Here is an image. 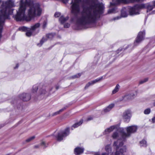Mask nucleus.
<instances>
[{
	"label": "nucleus",
	"instance_id": "nucleus-19",
	"mask_svg": "<svg viewBox=\"0 0 155 155\" xmlns=\"http://www.w3.org/2000/svg\"><path fill=\"white\" fill-rule=\"evenodd\" d=\"M83 120L81 119L79 122L76 123L74 124L71 127V129L72 130L73 129V127H74V128H76L80 126L83 123Z\"/></svg>",
	"mask_w": 155,
	"mask_h": 155
},
{
	"label": "nucleus",
	"instance_id": "nucleus-15",
	"mask_svg": "<svg viewBox=\"0 0 155 155\" xmlns=\"http://www.w3.org/2000/svg\"><path fill=\"white\" fill-rule=\"evenodd\" d=\"M135 7L139 12L140 10L145 8V5L144 4H137L135 5Z\"/></svg>",
	"mask_w": 155,
	"mask_h": 155
},
{
	"label": "nucleus",
	"instance_id": "nucleus-44",
	"mask_svg": "<svg viewBox=\"0 0 155 155\" xmlns=\"http://www.w3.org/2000/svg\"><path fill=\"white\" fill-rule=\"evenodd\" d=\"M41 145H42V146H45V142L44 141H43L41 143Z\"/></svg>",
	"mask_w": 155,
	"mask_h": 155
},
{
	"label": "nucleus",
	"instance_id": "nucleus-60",
	"mask_svg": "<svg viewBox=\"0 0 155 155\" xmlns=\"http://www.w3.org/2000/svg\"><path fill=\"white\" fill-rule=\"evenodd\" d=\"M51 89H50V90H49V91H51Z\"/></svg>",
	"mask_w": 155,
	"mask_h": 155
},
{
	"label": "nucleus",
	"instance_id": "nucleus-23",
	"mask_svg": "<svg viewBox=\"0 0 155 155\" xmlns=\"http://www.w3.org/2000/svg\"><path fill=\"white\" fill-rule=\"evenodd\" d=\"M40 26V24L39 23H37L31 27V29L32 30H34L37 28H39Z\"/></svg>",
	"mask_w": 155,
	"mask_h": 155
},
{
	"label": "nucleus",
	"instance_id": "nucleus-47",
	"mask_svg": "<svg viewBox=\"0 0 155 155\" xmlns=\"http://www.w3.org/2000/svg\"><path fill=\"white\" fill-rule=\"evenodd\" d=\"M114 8L111 9L109 10V12H110V13L113 12H114Z\"/></svg>",
	"mask_w": 155,
	"mask_h": 155
},
{
	"label": "nucleus",
	"instance_id": "nucleus-17",
	"mask_svg": "<svg viewBox=\"0 0 155 155\" xmlns=\"http://www.w3.org/2000/svg\"><path fill=\"white\" fill-rule=\"evenodd\" d=\"M114 104H111L109 105L107 107L104 109L103 110L104 112L106 113L109 111L114 107Z\"/></svg>",
	"mask_w": 155,
	"mask_h": 155
},
{
	"label": "nucleus",
	"instance_id": "nucleus-61",
	"mask_svg": "<svg viewBox=\"0 0 155 155\" xmlns=\"http://www.w3.org/2000/svg\"><path fill=\"white\" fill-rule=\"evenodd\" d=\"M88 0H86V1L87 2Z\"/></svg>",
	"mask_w": 155,
	"mask_h": 155
},
{
	"label": "nucleus",
	"instance_id": "nucleus-54",
	"mask_svg": "<svg viewBox=\"0 0 155 155\" xmlns=\"http://www.w3.org/2000/svg\"><path fill=\"white\" fill-rule=\"evenodd\" d=\"M59 88V86H55V88L57 90Z\"/></svg>",
	"mask_w": 155,
	"mask_h": 155
},
{
	"label": "nucleus",
	"instance_id": "nucleus-34",
	"mask_svg": "<svg viewBox=\"0 0 155 155\" xmlns=\"http://www.w3.org/2000/svg\"><path fill=\"white\" fill-rule=\"evenodd\" d=\"M65 109V107L63 108L62 109L60 110L59 111L56 112L54 113L53 115H55L57 114H59L60 112L63 111Z\"/></svg>",
	"mask_w": 155,
	"mask_h": 155
},
{
	"label": "nucleus",
	"instance_id": "nucleus-45",
	"mask_svg": "<svg viewBox=\"0 0 155 155\" xmlns=\"http://www.w3.org/2000/svg\"><path fill=\"white\" fill-rule=\"evenodd\" d=\"M109 154L107 153H103L101 154V155H109Z\"/></svg>",
	"mask_w": 155,
	"mask_h": 155
},
{
	"label": "nucleus",
	"instance_id": "nucleus-35",
	"mask_svg": "<svg viewBox=\"0 0 155 155\" xmlns=\"http://www.w3.org/2000/svg\"><path fill=\"white\" fill-rule=\"evenodd\" d=\"M26 31L27 32L26 33V35L27 36L30 37L31 35L32 34V32L31 31H28H28Z\"/></svg>",
	"mask_w": 155,
	"mask_h": 155
},
{
	"label": "nucleus",
	"instance_id": "nucleus-43",
	"mask_svg": "<svg viewBox=\"0 0 155 155\" xmlns=\"http://www.w3.org/2000/svg\"><path fill=\"white\" fill-rule=\"evenodd\" d=\"M123 144H124V143H123V142H120L118 145L119 147H120L122 146H123Z\"/></svg>",
	"mask_w": 155,
	"mask_h": 155
},
{
	"label": "nucleus",
	"instance_id": "nucleus-29",
	"mask_svg": "<svg viewBox=\"0 0 155 155\" xmlns=\"http://www.w3.org/2000/svg\"><path fill=\"white\" fill-rule=\"evenodd\" d=\"M118 136V134L117 132H114L112 136V137L113 139H116Z\"/></svg>",
	"mask_w": 155,
	"mask_h": 155
},
{
	"label": "nucleus",
	"instance_id": "nucleus-49",
	"mask_svg": "<svg viewBox=\"0 0 155 155\" xmlns=\"http://www.w3.org/2000/svg\"><path fill=\"white\" fill-rule=\"evenodd\" d=\"M152 121L153 123L155 122V116L152 119Z\"/></svg>",
	"mask_w": 155,
	"mask_h": 155
},
{
	"label": "nucleus",
	"instance_id": "nucleus-4",
	"mask_svg": "<svg viewBox=\"0 0 155 155\" xmlns=\"http://www.w3.org/2000/svg\"><path fill=\"white\" fill-rule=\"evenodd\" d=\"M81 2V0H74V2L72 0L71 3V12L72 14L77 15L80 11L79 3Z\"/></svg>",
	"mask_w": 155,
	"mask_h": 155
},
{
	"label": "nucleus",
	"instance_id": "nucleus-21",
	"mask_svg": "<svg viewBox=\"0 0 155 155\" xmlns=\"http://www.w3.org/2000/svg\"><path fill=\"white\" fill-rule=\"evenodd\" d=\"M120 132L121 133L122 138L124 139V140L125 139L126 137L130 136L128 134V133H126L123 131H121Z\"/></svg>",
	"mask_w": 155,
	"mask_h": 155
},
{
	"label": "nucleus",
	"instance_id": "nucleus-57",
	"mask_svg": "<svg viewBox=\"0 0 155 155\" xmlns=\"http://www.w3.org/2000/svg\"><path fill=\"white\" fill-rule=\"evenodd\" d=\"M153 105L154 106H155V101L153 103Z\"/></svg>",
	"mask_w": 155,
	"mask_h": 155
},
{
	"label": "nucleus",
	"instance_id": "nucleus-53",
	"mask_svg": "<svg viewBox=\"0 0 155 155\" xmlns=\"http://www.w3.org/2000/svg\"><path fill=\"white\" fill-rule=\"evenodd\" d=\"M94 155H101L98 152H96V153Z\"/></svg>",
	"mask_w": 155,
	"mask_h": 155
},
{
	"label": "nucleus",
	"instance_id": "nucleus-7",
	"mask_svg": "<svg viewBox=\"0 0 155 155\" xmlns=\"http://www.w3.org/2000/svg\"><path fill=\"white\" fill-rule=\"evenodd\" d=\"M145 31L144 30L139 32L134 43V46H138L145 39Z\"/></svg>",
	"mask_w": 155,
	"mask_h": 155
},
{
	"label": "nucleus",
	"instance_id": "nucleus-48",
	"mask_svg": "<svg viewBox=\"0 0 155 155\" xmlns=\"http://www.w3.org/2000/svg\"><path fill=\"white\" fill-rule=\"evenodd\" d=\"M18 66H19L18 64H16L15 67H14V68L15 69L18 68Z\"/></svg>",
	"mask_w": 155,
	"mask_h": 155
},
{
	"label": "nucleus",
	"instance_id": "nucleus-25",
	"mask_svg": "<svg viewBox=\"0 0 155 155\" xmlns=\"http://www.w3.org/2000/svg\"><path fill=\"white\" fill-rule=\"evenodd\" d=\"M54 34L53 33H50L47 34L46 36L48 39H52L54 37Z\"/></svg>",
	"mask_w": 155,
	"mask_h": 155
},
{
	"label": "nucleus",
	"instance_id": "nucleus-18",
	"mask_svg": "<svg viewBox=\"0 0 155 155\" xmlns=\"http://www.w3.org/2000/svg\"><path fill=\"white\" fill-rule=\"evenodd\" d=\"M68 18L69 17L68 16H67L66 17H64L62 15L60 17L59 21L61 24H63L68 20Z\"/></svg>",
	"mask_w": 155,
	"mask_h": 155
},
{
	"label": "nucleus",
	"instance_id": "nucleus-22",
	"mask_svg": "<svg viewBox=\"0 0 155 155\" xmlns=\"http://www.w3.org/2000/svg\"><path fill=\"white\" fill-rule=\"evenodd\" d=\"M47 40V39L43 37L40 41V43L37 44V45L41 47L43 44Z\"/></svg>",
	"mask_w": 155,
	"mask_h": 155
},
{
	"label": "nucleus",
	"instance_id": "nucleus-27",
	"mask_svg": "<svg viewBox=\"0 0 155 155\" xmlns=\"http://www.w3.org/2000/svg\"><path fill=\"white\" fill-rule=\"evenodd\" d=\"M119 87L120 86L118 84H117L114 89L112 93L113 94H114L117 92L119 90Z\"/></svg>",
	"mask_w": 155,
	"mask_h": 155
},
{
	"label": "nucleus",
	"instance_id": "nucleus-6",
	"mask_svg": "<svg viewBox=\"0 0 155 155\" xmlns=\"http://www.w3.org/2000/svg\"><path fill=\"white\" fill-rule=\"evenodd\" d=\"M70 134V128L67 127L64 131L58 132L57 135L54 136L56 140L58 141H61L63 139L64 137L68 136Z\"/></svg>",
	"mask_w": 155,
	"mask_h": 155
},
{
	"label": "nucleus",
	"instance_id": "nucleus-5",
	"mask_svg": "<svg viewBox=\"0 0 155 155\" xmlns=\"http://www.w3.org/2000/svg\"><path fill=\"white\" fill-rule=\"evenodd\" d=\"M118 143L117 141L114 142L113 146L116 147V151L115 152H112L110 155H125L124 153L127 151L126 147L124 146L119 149V146Z\"/></svg>",
	"mask_w": 155,
	"mask_h": 155
},
{
	"label": "nucleus",
	"instance_id": "nucleus-41",
	"mask_svg": "<svg viewBox=\"0 0 155 155\" xmlns=\"http://www.w3.org/2000/svg\"><path fill=\"white\" fill-rule=\"evenodd\" d=\"M93 117L91 116H89V117L87 118V121H88L91 120H92L93 119Z\"/></svg>",
	"mask_w": 155,
	"mask_h": 155
},
{
	"label": "nucleus",
	"instance_id": "nucleus-46",
	"mask_svg": "<svg viewBox=\"0 0 155 155\" xmlns=\"http://www.w3.org/2000/svg\"><path fill=\"white\" fill-rule=\"evenodd\" d=\"M62 2H63L64 3H66L68 1V0H61Z\"/></svg>",
	"mask_w": 155,
	"mask_h": 155
},
{
	"label": "nucleus",
	"instance_id": "nucleus-24",
	"mask_svg": "<svg viewBox=\"0 0 155 155\" xmlns=\"http://www.w3.org/2000/svg\"><path fill=\"white\" fill-rule=\"evenodd\" d=\"M153 5H148L147 6L145 7V8L147 9V12H150L152 10L153 8Z\"/></svg>",
	"mask_w": 155,
	"mask_h": 155
},
{
	"label": "nucleus",
	"instance_id": "nucleus-37",
	"mask_svg": "<svg viewBox=\"0 0 155 155\" xmlns=\"http://www.w3.org/2000/svg\"><path fill=\"white\" fill-rule=\"evenodd\" d=\"M60 13L59 12H57L55 13L54 15V16L56 18H58L60 16Z\"/></svg>",
	"mask_w": 155,
	"mask_h": 155
},
{
	"label": "nucleus",
	"instance_id": "nucleus-26",
	"mask_svg": "<svg viewBox=\"0 0 155 155\" xmlns=\"http://www.w3.org/2000/svg\"><path fill=\"white\" fill-rule=\"evenodd\" d=\"M28 28L25 26H22L19 28L18 29L19 31H28Z\"/></svg>",
	"mask_w": 155,
	"mask_h": 155
},
{
	"label": "nucleus",
	"instance_id": "nucleus-13",
	"mask_svg": "<svg viewBox=\"0 0 155 155\" xmlns=\"http://www.w3.org/2000/svg\"><path fill=\"white\" fill-rule=\"evenodd\" d=\"M84 151V150L83 148L78 147L74 149V152L76 155H79L83 153Z\"/></svg>",
	"mask_w": 155,
	"mask_h": 155
},
{
	"label": "nucleus",
	"instance_id": "nucleus-2",
	"mask_svg": "<svg viewBox=\"0 0 155 155\" xmlns=\"http://www.w3.org/2000/svg\"><path fill=\"white\" fill-rule=\"evenodd\" d=\"M93 5L84 9L81 16L78 19L79 23L82 25L89 24L95 23L97 20V12L102 14L103 12V7L99 3L91 1Z\"/></svg>",
	"mask_w": 155,
	"mask_h": 155
},
{
	"label": "nucleus",
	"instance_id": "nucleus-8",
	"mask_svg": "<svg viewBox=\"0 0 155 155\" xmlns=\"http://www.w3.org/2000/svg\"><path fill=\"white\" fill-rule=\"evenodd\" d=\"M131 116V111L129 109L125 110L122 115L123 120L126 123H128L130 121Z\"/></svg>",
	"mask_w": 155,
	"mask_h": 155
},
{
	"label": "nucleus",
	"instance_id": "nucleus-38",
	"mask_svg": "<svg viewBox=\"0 0 155 155\" xmlns=\"http://www.w3.org/2000/svg\"><path fill=\"white\" fill-rule=\"evenodd\" d=\"M116 1L119 3H125L126 2L125 0H116Z\"/></svg>",
	"mask_w": 155,
	"mask_h": 155
},
{
	"label": "nucleus",
	"instance_id": "nucleus-31",
	"mask_svg": "<svg viewBox=\"0 0 155 155\" xmlns=\"http://www.w3.org/2000/svg\"><path fill=\"white\" fill-rule=\"evenodd\" d=\"M121 14L122 16L124 17H126L127 16V15L126 12L123 10L121 11Z\"/></svg>",
	"mask_w": 155,
	"mask_h": 155
},
{
	"label": "nucleus",
	"instance_id": "nucleus-30",
	"mask_svg": "<svg viewBox=\"0 0 155 155\" xmlns=\"http://www.w3.org/2000/svg\"><path fill=\"white\" fill-rule=\"evenodd\" d=\"M140 143L142 146L145 147L147 146V142L145 140L143 139L140 141Z\"/></svg>",
	"mask_w": 155,
	"mask_h": 155
},
{
	"label": "nucleus",
	"instance_id": "nucleus-16",
	"mask_svg": "<svg viewBox=\"0 0 155 155\" xmlns=\"http://www.w3.org/2000/svg\"><path fill=\"white\" fill-rule=\"evenodd\" d=\"M116 127V126L113 125L110 126L109 128L106 129L104 131L105 134H107L112 131Z\"/></svg>",
	"mask_w": 155,
	"mask_h": 155
},
{
	"label": "nucleus",
	"instance_id": "nucleus-12",
	"mask_svg": "<svg viewBox=\"0 0 155 155\" xmlns=\"http://www.w3.org/2000/svg\"><path fill=\"white\" fill-rule=\"evenodd\" d=\"M103 79V77L98 78L96 79L91 81V82L88 83L84 87V89H87L90 85H93L96 82H98L101 81Z\"/></svg>",
	"mask_w": 155,
	"mask_h": 155
},
{
	"label": "nucleus",
	"instance_id": "nucleus-14",
	"mask_svg": "<svg viewBox=\"0 0 155 155\" xmlns=\"http://www.w3.org/2000/svg\"><path fill=\"white\" fill-rule=\"evenodd\" d=\"M39 87L40 88L39 91L40 92V94H45L46 93L45 85L40 84L39 85Z\"/></svg>",
	"mask_w": 155,
	"mask_h": 155
},
{
	"label": "nucleus",
	"instance_id": "nucleus-58",
	"mask_svg": "<svg viewBox=\"0 0 155 155\" xmlns=\"http://www.w3.org/2000/svg\"><path fill=\"white\" fill-rule=\"evenodd\" d=\"M45 88L47 89L46 90H48V89H47L46 88V84H45Z\"/></svg>",
	"mask_w": 155,
	"mask_h": 155
},
{
	"label": "nucleus",
	"instance_id": "nucleus-42",
	"mask_svg": "<svg viewBox=\"0 0 155 155\" xmlns=\"http://www.w3.org/2000/svg\"><path fill=\"white\" fill-rule=\"evenodd\" d=\"M131 2H138L141 0H129Z\"/></svg>",
	"mask_w": 155,
	"mask_h": 155
},
{
	"label": "nucleus",
	"instance_id": "nucleus-52",
	"mask_svg": "<svg viewBox=\"0 0 155 155\" xmlns=\"http://www.w3.org/2000/svg\"><path fill=\"white\" fill-rule=\"evenodd\" d=\"M152 3L153 6L155 7V0L152 2Z\"/></svg>",
	"mask_w": 155,
	"mask_h": 155
},
{
	"label": "nucleus",
	"instance_id": "nucleus-9",
	"mask_svg": "<svg viewBox=\"0 0 155 155\" xmlns=\"http://www.w3.org/2000/svg\"><path fill=\"white\" fill-rule=\"evenodd\" d=\"M19 98L24 101H28L31 99V95L29 94L24 93L19 95Z\"/></svg>",
	"mask_w": 155,
	"mask_h": 155
},
{
	"label": "nucleus",
	"instance_id": "nucleus-59",
	"mask_svg": "<svg viewBox=\"0 0 155 155\" xmlns=\"http://www.w3.org/2000/svg\"><path fill=\"white\" fill-rule=\"evenodd\" d=\"M134 95V94H133L132 95V97H133Z\"/></svg>",
	"mask_w": 155,
	"mask_h": 155
},
{
	"label": "nucleus",
	"instance_id": "nucleus-20",
	"mask_svg": "<svg viewBox=\"0 0 155 155\" xmlns=\"http://www.w3.org/2000/svg\"><path fill=\"white\" fill-rule=\"evenodd\" d=\"M105 149L107 153L109 154L110 153L112 150V148L110 144H108L105 147Z\"/></svg>",
	"mask_w": 155,
	"mask_h": 155
},
{
	"label": "nucleus",
	"instance_id": "nucleus-55",
	"mask_svg": "<svg viewBox=\"0 0 155 155\" xmlns=\"http://www.w3.org/2000/svg\"><path fill=\"white\" fill-rule=\"evenodd\" d=\"M46 23L45 24V23L44 22V25H43V27H44L45 26V25H46Z\"/></svg>",
	"mask_w": 155,
	"mask_h": 155
},
{
	"label": "nucleus",
	"instance_id": "nucleus-51",
	"mask_svg": "<svg viewBox=\"0 0 155 155\" xmlns=\"http://www.w3.org/2000/svg\"><path fill=\"white\" fill-rule=\"evenodd\" d=\"M123 48H119V49L118 50V51H121L123 50Z\"/></svg>",
	"mask_w": 155,
	"mask_h": 155
},
{
	"label": "nucleus",
	"instance_id": "nucleus-56",
	"mask_svg": "<svg viewBox=\"0 0 155 155\" xmlns=\"http://www.w3.org/2000/svg\"><path fill=\"white\" fill-rule=\"evenodd\" d=\"M35 147L36 148H38V147L37 146H35Z\"/></svg>",
	"mask_w": 155,
	"mask_h": 155
},
{
	"label": "nucleus",
	"instance_id": "nucleus-3",
	"mask_svg": "<svg viewBox=\"0 0 155 155\" xmlns=\"http://www.w3.org/2000/svg\"><path fill=\"white\" fill-rule=\"evenodd\" d=\"M14 3L11 0H8L3 3L1 5L2 9L0 10V31L3 28L4 23L6 19H10V15L13 13Z\"/></svg>",
	"mask_w": 155,
	"mask_h": 155
},
{
	"label": "nucleus",
	"instance_id": "nucleus-11",
	"mask_svg": "<svg viewBox=\"0 0 155 155\" xmlns=\"http://www.w3.org/2000/svg\"><path fill=\"white\" fill-rule=\"evenodd\" d=\"M129 12L130 15H138L140 14V12L135 7V5L129 8Z\"/></svg>",
	"mask_w": 155,
	"mask_h": 155
},
{
	"label": "nucleus",
	"instance_id": "nucleus-32",
	"mask_svg": "<svg viewBox=\"0 0 155 155\" xmlns=\"http://www.w3.org/2000/svg\"><path fill=\"white\" fill-rule=\"evenodd\" d=\"M35 138V136H33L32 137H30V138H28V139H26L25 140L26 142H28L31 141V140H33Z\"/></svg>",
	"mask_w": 155,
	"mask_h": 155
},
{
	"label": "nucleus",
	"instance_id": "nucleus-10",
	"mask_svg": "<svg viewBox=\"0 0 155 155\" xmlns=\"http://www.w3.org/2000/svg\"><path fill=\"white\" fill-rule=\"evenodd\" d=\"M137 129V126L132 125L127 127V128L126 130L127 133H128V134L130 136L132 133L136 132Z\"/></svg>",
	"mask_w": 155,
	"mask_h": 155
},
{
	"label": "nucleus",
	"instance_id": "nucleus-39",
	"mask_svg": "<svg viewBox=\"0 0 155 155\" xmlns=\"http://www.w3.org/2000/svg\"><path fill=\"white\" fill-rule=\"evenodd\" d=\"M70 26V25L68 23H66L64 25V27L65 28H68Z\"/></svg>",
	"mask_w": 155,
	"mask_h": 155
},
{
	"label": "nucleus",
	"instance_id": "nucleus-40",
	"mask_svg": "<svg viewBox=\"0 0 155 155\" xmlns=\"http://www.w3.org/2000/svg\"><path fill=\"white\" fill-rule=\"evenodd\" d=\"M81 75V74L80 73L78 74V75H75L73 76L74 78H76L79 77Z\"/></svg>",
	"mask_w": 155,
	"mask_h": 155
},
{
	"label": "nucleus",
	"instance_id": "nucleus-50",
	"mask_svg": "<svg viewBox=\"0 0 155 155\" xmlns=\"http://www.w3.org/2000/svg\"><path fill=\"white\" fill-rule=\"evenodd\" d=\"M110 5L112 6H114L115 5V3H110Z\"/></svg>",
	"mask_w": 155,
	"mask_h": 155
},
{
	"label": "nucleus",
	"instance_id": "nucleus-36",
	"mask_svg": "<svg viewBox=\"0 0 155 155\" xmlns=\"http://www.w3.org/2000/svg\"><path fill=\"white\" fill-rule=\"evenodd\" d=\"M148 80V78H146L144 79L143 80H141L139 82L140 84H142L146 82H147Z\"/></svg>",
	"mask_w": 155,
	"mask_h": 155
},
{
	"label": "nucleus",
	"instance_id": "nucleus-33",
	"mask_svg": "<svg viewBox=\"0 0 155 155\" xmlns=\"http://www.w3.org/2000/svg\"><path fill=\"white\" fill-rule=\"evenodd\" d=\"M150 108H148L145 109L144 111V113L145 114H150Z\"/></svg>",
	"mask_w": 155,
	"mask_h": 155
},
{
	"label": "nucleus",
	"instance_id": "nucleus-28",
	"mask_svg": "<svg viewBox=\"0 0 155 155\" xmlns=\"http://www.w3.org/2000/svg\"><path fill=\"white\" fill-rule=\"evenodd\" d=\"M38 89V86L36 85H34L33 86L32 92V93H34L36 92Z\"/></svg>",
	"mask_w": 155,
	"mask_h": 155
},
{
	"label": "nucleus",
	"instance_id": "nucleus-1",
	"mask_svg": "<svg viewBox=\"0 0 155 155\" xmlns=\"http://www.w3.org/2000/svg\"><path fill=\"white\" fill-rule=\"evenodd\" d=\"M27 2H20L19 8L17 11L16 14L13 16V18L17 21H29L36 16H40L42 12L38 4H36L31 6L28 10V16L26 15L25 12L26 9Z\"/></svg>",
	"mask_w": 155,
	"mask_h": 155
}]
</instances>
